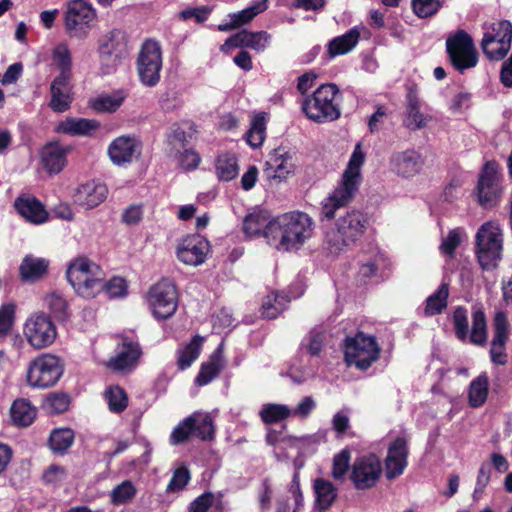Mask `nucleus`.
Instances as JSON below:
<instances>
[{
  "mask_svg": "<svg viewBox=\"0 0 512 512\" xmlns=\"http://www.w3.org/2000/svg\"><path fill=\"white\" fill-rule=\"evenodd\" d=\"M105 399L112 412L120 413L128 405V397L124 389L119 386L109 387L105 392Z\"/></svg>",
  "mask_w": 512,
  "mask_h": 512,
  "instance_id": "49",
  "label": "nucleus"
},
{
  "mask_svg": "<svg viewBox=\"0 0 512 512\" xmlns=\"http://www.w3.org/2000/svg\"><path fill=\"white\" fill-rule=\"evenodd\" d=\"M389 163L391 170L398 176L412 178L421 172L424 166V158L418 151L407 149L393 153Z\"/></svg>",
  "mask_w": 512,
  "mask_h": 512,
  "instance_id": "20",
  "label": "nucleus"
},
{
  "mask_svg": "<svg viewBox=\"0 0 512 512\" xmlns=\"http://www.w3.org/2000/svg\"><path fill=\"white\" fill-rule=\"evenodd\" d=\"M98 52L103 72L111 73L127 56V40L124 32L113 30L104 35L99 41Z\"/></svg>",
  "mask_w": 512,
  "mask_h": 512,
  "instance_id": "16",
  "label": "nucleus"
},
{
  "mask_svg": "<svg viewBox=\"0 0 512 512\" xmlns=\"http://www.w3.org/2000/svg\"><path fill=\"white\" fill-rule=\"evenodd\" d=\"M265 131L266 123L264 116H255L247 132V143L253 148H258L265 139Z\"/></svg>",
  "mask_w": 512,
  "mask_h": 512,
  "instance_id": "53",
  "label": "nucleus"
},
{
  "mask_svg": "<svg viewBox=\"0 0 512 512\" xmlns=\"http://www.w3.org/2000/svg\"><path fill=\"white\" fill-rule=\"evenodd\" d=\"M15 316V305L8 303L4 304L0 308V338L6 336L14 322Z\"/></svg>",
  "mask_w": 512,
  "mask_h": 512,
  "instance_id": "58",
  "label": "nucleus"
},
{
  "mask_svg": "<svg viewBox=\"0 0 512 512\" xmlns=\"http://www.w3.org/2000/svg\"><path fill=\"white\" fill-rule=\"evenodd\" d=\"M52 60L60 73L58 76L71 77L72 56L67 44H58L52 52Z\"/></svg>",
  "mask_w": 512,
  "mask_h": 512,
  "instance_id": "47",
  "label": "nucleus"
},
{
  "mask_svg": "<svg viewBox=\"0 0 512 512\" xmlns=\"http://www.w3.org/2000/svg\"><path fill=\"white\" fill-rule=\"evenodd\" d=\"M74 431L69 428H59L51 432L49 447L54 453L63 454L74 442Z\"/></svg>",
  "mask_w": 512,
  "mask_h": 512,
  "instance_id": "45",
  "label": "nucleus"
},
{
  "mask_svg": "<svg viewBox=\"0 0 512 512\" xmlns=\"http://www.w3.org/2000/svg\"><path fill=\"white\" fill-rule=\"evenodd\" d=\"M96 20L95 9L85 0H72L65 13V27L71 37L83 39Z\"/></svg>",
  "mask_w": 512,
  "mask_h": 512,
  "instance_id": "14",
  "label": "nucleus"
},
{
  "mask_svg": "<svg viewBox=\"0 0 512 512\" xmlns=\"http://www.w3.org/2000/svg\"><path fill=\"white\" fill-rule=\"evenodd\" d=\"M71 77L56 76L50 84L51 99L49 107L57 113H63L70 109L74 100Z\"/></svg>",
  "mask_w": 512,
  "mask_h": 512,
  "instance_id": "24",
  "label": "nucleus"
},
{
  "mask_svg": "<svg viewBox=\"0 0 512 512\" xmlns=\"http://www.w3.org/2000/svg\"><path fill=\"white\" fill-rule=\"evenodd\" d=\"M141 355L142 349L137 341L122 337L116 355L108 360L107 367L114 371H131L138 364Z\"/></svg>",
  "mask_w": 512,
  "mask_h": 512,
  "instance_id": "18",
  "label": "nucleus"
},
{
  "mask_svg": "<svg viewBox=\"0 0 512 512\" xmlns=\"http://www.w3.org/2000/svg\"><path fill=\"white\" fill-rule=\"evenodd\" d=\"M68 150L57 142L46 144L41 150V161L44 168L51 174H58L66 165Z\"/></svg>",
  "mask_w": 512,
  "mask_h": 512,
  "instance_id": "28",
  "label": "nucleus"
},
{
  "mask_svg": "<svg viewBox=\"0 0 512 512\" xmlns=\"http://www.w3.org/2000/svg\"><path fill=\"white\" fill-rule=\"evenodd\" d=\"M214 501V494L205 492L197 497L189 506V512H207Z\"/></svg>",
  "mask_w": 512,
  "mask_h": 512,
  "instance_id": "64",
  "label": "nucleus"
},
{
  "mask_svg": "<svg viewBox=\"0 0 512 512\" xmlns=\"http://www.w3.org/2000/svg\"><path fill=\"white\" fill-rule=\"evenodd\" d=\"M314 491L316 496L315 508L319 512H326L337 498V489L328 480L316 479Z\"/></svg>",
  "mask_w": 512,
  "mask_h": 512,
  "instance_id": "36",
  "label": "nucleus"
},
{
  "mask_svg": "<svg viewBox=\"0 0 512 512\" xmlns=\"http://www.w3.org/2000/svg\"><path fill=\"white\" fill-rule=\"evenodd\" d=\"M271 36L266 31L252 32L242 30L227 38L221 47L225 48H250L257 52L264 51L270 43Z\"/></svg>",
  "mask_w": 512,
  "mask_h": 512,
  "instance_id": "23",
  "label": "nucleus"
},
{
  "mask_svg": "<svg viewBox=\"0 0 512 512\" xmlns=\"http://www.w3.org/2000/svg\"><path fill=\"white\" fill-rule=\"evenodd\" d=\"M407 119L406 126L411 130L421 129L426 124V118L420 111V100L414 87L408 89L406 95Z\"/></svg>",
  "mask_w": 512,
  "mask_h": 512,
  "instance_id": "35",
  "label": "nucleus"
},
{
  "mask_svg": "<svg viewBox=\"0 0 512 512\" xmlns=\"http://www.w3.org/2000/svg\"><path fill=\"white\" fill-rule=\"evenodd\" d=\"M312 220L303 212H289L272 219L267 243L278 251H296L312 235Z\"/></svg>",
  "mask_w": 512,
  "mask_h": 512,
  "instance_id": "1",
  "label": "nucleus"
},
{
  "mask_svg": "<svg viewBox=\"0 0 512 512\" xmlns=\"http://www.w3.org/2000/svg\"><path fill=\"white\" fill-rule=\"evenodd\" d=\"M106 293L112 297H122L127 293V283L121 277H113L107 283H104Z\"/></svg>",
  "mask_w": 512,
  "mask_h": 512,
  "instance_id": "62",
  "label": "nucleus"
},
{
  "mask_svg": "<svg viewBox=\"0 0 512 512\" xmlns=\"http://www.w3.org/2000/svg\"><path fill=\"white\" fill-rule=\"evenodd\" d=\"M509 322L505 312L498 311L493 319L494 337L491 342V361L496 365H504L507 362L505 344L509 336Z\"/></svg>",
  "mask_w": 512,
  "mask_h": 512,
  "instance_id": "21",
  "label": "nucleus"
},
{
  "mask_svg": "<svg viewBox=\"0 0 512 512\" xmlns=\"http://www.w3.org/2000/svg\"><path fill=\"white\" fill-rule=\"evenodd\" d=\"M189 480V470L185 467L177 468L174 471L173 476L167 485L166 492L173 493L182 490L188 484Z\"/></svg>",
  "mask_w": 512,
  "mask_h": 512,
  "instance_id": "59",
  "label": "nucleus"
},
{
  "mask_svg": "<svg viewBox=\"0 0 512 512\" xmlns=\"http://www.w3.org/2000/svg\"><path fill=\"white\" fill-rule=\"evenodd\" d=\"M66 277L75 292L83 298H94L104 290V272L87 258H77L71 262Z\"/></svg>",
  "mask_w": 512,
  "mask_h": 512,
  "instance_id": "6",
  "label": "nucleus"
},
{
  "mask_svg": "<svg viewBox=\"0 0 512 512\" xmlns=\"http://www.w3.org/2000/svg\"><path fill=\"white\" fill-rule=\"evenodd\" d=\"M474 251L482 270L492 271L498 267L503 252V232L499 224L488 221L478 228Z\"/></svg>",
  "mask_w": 512,
  "mask_h": 512,
  "instance_id": "5",
  "label": "nucleus"
},
{
  "mask_svg": "<svg viewBox=\"0 0 512 512\" xmlns=\"http://www.w3.org/2000/svg\"><path fill=\"white\" fill-rule=\"evenodd\" d=\"M204 338L195 336L192 340L178 352V367L185 370L198 358Z\"/></svg>",
  "mask_w": 512,
  "mask_h": 512,
  "instance_id": "44",
  "label": "nucleus"
},
{
  "mask_svg": "<svg viewBox=\"0 0 512 512\" xmlns=\"http://www.w3.org/2000/svg\"><path fill=\"white\" fill-rule=\"evenodd\" d=\"M512 23L500 20L492 23L484 33L481 49L490 60L499 61L505 58L511 48Z\"/></svg>",
  "mask_w": 512,
  "mask_h": 512,
  "instance_id": "10",
  "label": "nucleus"
},
{
  "mask_svg": "<svg viewBox=\"0 0 512 512\" xmlns=\"http://www.w3.org/2000/svg\"><path fill=\"white\" fill-rule=\"evenodd\" d=\"M147 301L153 315L158 319H168L178 305L177 290L173 282L163 279L148 291Z\"/></svg>",
  "mask_w": 512,
  "mask_h": 512,
  "instance_id": "12",
  "label": "nucleus"
},
{
  "mask_svg": "<svg viewBox=\"0 0 512 512\" xmlns=\"http://www.w3.org/2000/svg\"><path fill=\"white\" fill-rule=\"evenodd\" d=\"M407 441L403 437H397L388 447L385 458V476L393 480L403 474L408 461Z\"/></svg>",
  "mask_w": 512,
  "mask_h": 512,
  "instance_id": "22",
  "label": "nucleus"
},
{
  "mask_svg": "<svg viewBox=\"0 0 512 512\" xmlns=\"http://www.w3.org/2000/svg\"><path fill=\"white\" fill-rule=\"evenodd\" d=\"M126 94L117 90L111 94L100 95L91 101V107L97 112H115L123 103Z\"/></svg>",
  "mask_w": 512,
  "mask_h": 512,
  "instance_id": "42",
  "label": "nucleus"
},
{
  "mask_svg": "<svg viewBox=\"0 0 512 512\" xmlns=\"http://www.w3.org/2000/svg\"><path fill=\"white\" fill-rule=\"evenodd\" d=\"M452 318L457 339L460 341H465L469 334L467 309L463 306L456 307Z\"/></svg>",
  "mask_w": 512,
  "mask_h": 512,
  "instance_id": "54",
  "label": "nucleus"
},
{
  "mask_svg": "<svg viewBox=\"0 0 512 512\" xmlns=\"http://www.w3.org/2000/svg\"><path fill=\"white\" fill-rule=\"evenodd\" d=\"M224 367L222 356V344L214 351L210 360L201 365V369L195 379V383L204 386L216 378Z\"/></svg>",
  "mask_w": 512,
  "mask_h": 512,
  "instance_id": "34",
  "label": "nucleus"
},
{
  "mask_svg": "<svg viewBox=\"0 0 512 512\" xmlns=\"http://www.w3.org/2000/svg\"><path fill=\"white\" fill-rule=\"evenodd\" d=\"M215 428L213 419L208 413L194 412L184 418L171 432L170 444L180 445L196 437L202 441L214 438Z\"/></svg>",
  "mask_w": 512,
  "mask_h": 512,
  "instance_id": "7",
  "label": "nucleus"
},
{
  "mask_svg": "<svg viewBox=\"0 0 512 512\" xmlns=\"http://www.w3.org/2000/svg\"><path fill=\"white\" fill-rule=\"evenodd\" d=\"M478 201L484 208H492L499 201L501 190L494 174L484 173L481 175L478 186Z\"/></svg>",
  "mask_w": 512,
  "mask_h": 512,
  "instance_id": "29",
  "label": "nucleus"
},
{
  "mask_svg": "<svg viewBox=\"0 0 512 512\" xmlns=\"http://www.w3.org/2000/svg\"><path fill=\"white\" fill-rule=\"evenodd\" d=\"M45 303L53 316L58 320L63 321L68 318V303L61 294L57 292L48 294L45 297Z\"/></svg>",
  "mask_w": 512,
  "mask_h": 512,
  "instance_id": "50",
  "label": "nucleus"
},
{
  "mask_svg": "<svg viewBox=\"0 0 512 512\" xmlns=\"http://www.w3.org/2000/svg\"><path fill=\"white\" fill-rule=\"evenodd\" d=\"M162 68V51L158 42L147 40L137 59V71L141 83L147 87H154L160 80Z\"/></svg>",
  "mask_w": 512,
  "mask_h": 512,
  "instance_id": "13",
  "label": "nucleus"
},
{
  "mask_svg": "<svg viewBox=\"0 0 512 512\" xmlns=\"http://www.w3.org/2000/svg\"><path fill=\"white\" fill-rule=\"evenodd\" d=\"M286 299L283 295L272 293L262 303L263 316L269 319L276 318L285 309Z\"/></svg>",
  "mask_w": 512,
  "mask_h": 512,
  "instance_id": "51",
  "label": "nucleus"
},
{
  "mask_svg": "<svg viewBox=\"0 0 512 512\" xmlns=\"http://www.w3.org/2000/svg\"><path fill=\"white\" fill-rule=\"evenodd\" d=\"M268 0L254 1L247 8L236 13L229 14L231 21L229 23H222L218 25V30L222 32L237 29L245 24L250 23L257 15L267 9Z\"/></svg>",
  "mask_w": 512,
  "mask_h": 512,
  "instance_id": "27",
  "label": "nucleus"
},
{
  "mask_svg": "<svg viewBox=\"0 0 512 512\" xmlns=\"http://www.w3.org/2000/svg\"><path fill=\"white\" fill-rule=\"evenodd\" d=\"M491 471L492 468L488 462H483L481 464L477 475L475 489L473 492L474 498H476L478 494H481L484 491L485 487L488 485L490 481Z\"/></svg>",
  "mask_w": 512,
  "mask_h": 512,
  "instance_id": "63",
  "label": "nucleus"
},
{
  "mask_svg": "<svg viewBox=\"0 0 512 512\" xmlns=\"http://www.w3.org/2000/svg\"><path fill=\"white\" fill-rule=\"evenodd\" d=\"M108 190L105 184L97 181H88L81 184L74 196V202L86 209H92L101 204L107 197Z\"/></svg>",
  "mask_w": 512,
  "mask_h": 512,
  "instance_id": "25",
  "label": "nucleus"
},
{
  "mask_svg": "<svg viewBox=\"0 0 512 512\" xmlns=\"http://www.w3.org/2000/svg\"><path fill=\"white\" fill-rule=\"evenodd\" d=\"M135 495L136 488L134 484L129 480H125L111 491V501L115 505H121L129 502Z\"/></svg>",
  "mask_w": 512,
  "mask_h": 512,
  "instance_id": "56",
  "label": "nucleus"
},
{
  "mask_svg": "<svg viewBox=\"0 0 512 512\" xmlns=\"http://www.w3.org/2000/svg\"><path fill=\"white\" fill-rule=\"evenodd\" d=\"M209 242L200 235H188L177 247L178 259L186 265L198 266L205 261Z\"/></svg>",
  "mask_w": 512,
  "mask_h": 512,
  "instance_id": "19",
  "label": "nucleus"
},
{
  "mask_svg": "<svg viewBox=\"0 0 512 512\" xmlns=\"http://www.w3.org/2000/svg\"><path fill=\"white\" fill-rule=\"evenodd\" d=\"M24 335L35 349L49 347L57 337V329L51 318L43 313L33 314L24 324Z\"/></svg>",
  "mask_w": 512,
  "mask_h": 512,
  "instance_id": "17",
  "label": "nucleus"
},
{
  "mask_svg": "<svg viewBox=\"0 0 512 512\" xmlns=\"http://www.w3.org/2000/svg\"><path fill=\"white\" fill-rule=\"evenodd\" d=\"M440 7V0H412L413 11L420 18L434 15Z\"/></svg>",
  "mask_w": 512,
  "mask_h": 512,
  "instance_id": "57",
  "label": "nucleus"
},
{
  "mask_svg": "<svg viewBox=\"0 0 512 512\" xmlns=\"http://www.w3.org/2000/svg\"><path fill=\"white\" fill-rule=\"evenodd\" d=\"M265 131L266 123L264 116H255L247 132V143L253 148H258L265 139Z\"/></svg>",
  "mask_w": 512,
  "mask_h": 512,
  "instance_id": "52",
  "label": "nucleus"
},
{
  "mask_svg": "<svg viewBox=\"0 0 512 512\" xmlns=\"http://www.w3.org/2000/svg\"><path fill=\"white\" fill-rule=\"evenodd\" d=\"M489 379L486 373L480 374L469 385L468 401L473 408L482 406L488 396Z\"/></svg>",
  "mask_w": 512,
  "mask_h": 512,
  "instance_id": "39",
  "label": "nucleus"
},
{
  "mask_svg": "<svg viewBox=\"0 0 512 512\" xmlns=\"http://www.w3.org/2000/svg\"><path fill=\"white\" fill-rule=\"evenodd\" d=\"M62 373L60 359L51 354H43L29 365L27 381L32 387L48 388L57 383Z\"/></svg>",
  "mask_w": 512,
  "mask_h": 512,
  "instance_id": "11",
  "label": "nucleus"
},
{
  "mask_svg": "<svg viewBox=\"0 0 512 512\" xmlns=\"http://www.w3.org/2000/svg\"><path fill=\"white\" fill-rule=\"evenodd\" d=\"M446 51L452 66L460 73L473 68L478 63V53L472 37L459 30L446 40Z\"/></svg>",
  "mask_w": 512,
  "mask_h": 512,
  "instance_id": "9",
  "label": "nucleus"
},
{
  "mask_svg": "<svg viewBox=\"0 0 512 512\" xmlns=\"http://www.w3.org/2000/svg\"><path fill=\"white\" fill-rule=\"evenodd\" d=\"M192 134V127H189V132L180 126L174 128L167 137L171 150H174L176 153H181V149H187L186 147L189 139L192 138Z\"/></svg>",
  "mask_w": 512,
  "mask_h": 512,
  "instance_id": "55",
  "label": "nucleus"
},
{
  "mask_svg": "<svg viewBox=\"0 0 512 512\" xmlns=\"http://www.w3.org/2000/svg\"><path fill=\"white\" fill-rule=\"evenodd\" d=\"M69 402L66 394H53L46 399L45 406L51 413L59 414L68 409Z\"/></svg>",
  "mask_w": 512,
  "mask_h": 512,
  "instance_id": "61",
  "label": "nucleus"
},
{
  "mask_svg": "<svg viewBox=\"0 0 512 512\" xmlns=\"http://www.w3.org/2000/svg\"><path fill=\"white\" fill-rule=\"evenodd\" d=\"M448 297L449 285L442 283L439 288L426 299L424 315L431 317L442 313L448 305Z\"/></svg>",
  "mask_w": 512,
  "mask_h": 512,
  "instance_id": "38",
  "label": "nucleus"
},
{
  "mask_svg": "<svg viewBox=\"0 0 512 512\" xmlns=\"http://www.w3.org/2000/svg\"><path fill=\"white\" fill-rule=\"evenodd\" d=\"M344 354L349 365L367 370L379 358L380 348L374 337L359 332L346 338Z\"/></svg>",
  "mask_w": 512,
  "mask_h": 512,
  "instance_id": "8",
  "label": "nucleus"
},
{
  "mask_svg": "<svg viewBox=\"0 0 512 512\" xmlns=\"http://www.w3.org/2000/svg\"><path fill=\"white\" fill-rule=\"evenodd\" d=\"M14 206L18 213L33 224H42L48 220V212L35 197L20 196Z\"/></svg>",
  "mask_w": 512,
  "mask_h": 512,
  "instance_id": "26",
  "label": "nucleus"
},
{
  "mask_svg": "<svg viewBox=\"0 0 512 512\" xmlns=\"http://www.w3.org/2000/svg\"><path fill=\"white\" fill-rule=\"evenodd\" d=\"M137 150L136 140L129 136H120L112 141L108 148L111 161L116 165L130 163Z\"/></svg>",
  "mask_w": 512,
  "mask_h": 512,
  "instance_id": "30",
  "label": "nucleus"
},
{
  "mask_svg": "<svg viewBox=\"0 0 512 512\" xmlns=\"http://www.w3.org/2000/svg\"><path fill=\"white\" fill-rule=\"evenodd\" d=\"M215 171L219 180L230 181L234 179L239 172L236 156L230 153L219 155L215 162Z\"/></svg>",
  "mask_w": 512,
  "mask_h": 512,
  "instance_id": "41",
  "label": "nucleus"
},
{
  "mask_svg": "<svg viewBox=\"0 0 512 512\" xmlns=\"http://www.w3.org/2000/svg\"><path fill=\"white\" fill-rule=\"evenodd\" d=\"M360 31L357 27L351 28L345 34L335 37L328 44L330 57L343 55L350 52L358 43Z\"/></svg>",
  "mask_w": 512,
  "mask_h": 512,
  "instance_id": "37",
  "label": "nucleus"
},
{
  "mask_svg": "<svg viewBox=\"0 0 512 512\" xmlns=\"http://www.w3.org/2000/svg\"><path fill=\"white\" fill-rule=\"evenodd\" d=\"M99 127L96 120L68 117L58 124L56 131L72 136H89Z\"/></svg>",
  "mask_w": 512,
  "mask_h": 512,
  "instance_id": "32",
  "label": "nucleus"
},
{
  "mask_svg": "<svg viewBox=\"0 0 512 512\" xmlns=\"http://www.w3.org/2000/svg\"><path fill=\"white\" fill-rule=\"evenodd\" d=\"M364 162V153L357 144L343 172L341 181L322 202L321 214L326 219L335 217L336 210L348 205L355 198L362 181L360 168Z\"/></svg>",
  "mask_w": 512,
  "mask_h": 512,
  "instance_id": "3",
  "label": "nucleus"
},
{
  "mask_svg": "<svg viewBox=\"0 0 512 512\" xmlns=\"http://www.w3.org/2000/svg\"><path fill=\"white\" fill-rule=\"evenodd\" d=\"M350 451L343 449L334 456L332 475L335 479H342L349 469Z\"/></svg>",
  "mask_w": 512,
  "mask_h": 512,
  "instance_id": "60",
  "label": "nucleus"
},
{
  "mask_svg": "<svg viewBox=\"0 0 512 512\" xmlns=\"http://www.w3.org/2000/svg\"><path fill=\"white\" fill-rule=\"evenodd\" d=\"M340 103L341 94L337 85L326 83L303 100L302 111L313 122H332L341 116Z\"/></svg>",
  "mask_w": 512,
  "mask_h": 512,
  "instance_id": "4",
  "label": "nucleus"
},
{
  "mask_svg": "<svg viewBox=\"0 0 512 512\" xmlns=\"http://www.w3.org/2000/svg\"><path fill=\"white\" fill-rule=\"evenodd\" d=\"M272 219L267 211L254 210L244 218L243 231L249 237L263 236L267 240V231Z\"/></svg>",
  "mask_w": 512,
  "mask_h": 512,
  "instance_id": "31",
  "label": "nucleus"
},
{
  "mask_svg": "<svg viewBox=\"0 0 512 512\" xmlns=\"http://www.w3.org/2000/svg\"><path fill=\"white\" fill-rule=\"evenodd\" d=\"M368 225L367 214L356 209L345 211L336 217L334 227L326 232L323 249L333 256L348 251L362 238Z\"/></svg>",
  "mask_w": 512,
  "mask_h": 512,
  "instance_id": "2",
  "label": "nucleus"
},
{
  "mask_svg": "<svg viewBox=\"0 0 512 512\" xmlns=\"http://www.w3.org/2000/svg\"><path fill=\"white\" fill-rule=\"evenodd\" d=\"M10 415L15 425L26 427L34 421L36 409L28 401L19 399L12 404Z\"/></svg>",
  "mask_w": 512,
  "mask_h": 512,
  "instance_id": "40",
  "label": "nucleus"
},
{
  "mask_svg": "<svg viewBox=\"0 0 512 512\" xmlns=\"http://www.w3.org/2000/svg\"><path fill=\"white\" fill-rule=\"evenodd\" d=\"M383 472L380 458L375 454L357 457L351 467L350 480L357 490H367L376 485Z\"/></svg>",
  "mask_w": 512,
  "mask_h": 512,
  "instance_id": "15",
  "label": "nucleus"
},
{
  "mask_svg": "<svg viewBox=\"0 0 512 512\" xmlns=\"http://www.w3.org/2000/svg\"><path fill=\"white\" fill-rule=\"evenodd\" d=\"M267 165L274 171L273 177L282 180L291 172V157L277 149L267 162Z\"/></svg>",
  "mask_w": 512,
  "mask_h": 512,
  "instance_id": "48",
  "label": "nucleus"
},
{
  "mask_svg": "<svg viewBox=\"0 0 512 512\" xmlns=\"http://www.w3.org/2000/svg\"><path fill=\"white\" fill-rule=\"evenodd\" d=\"M470 341L475 345H483L487 341V322L482 308L475 307L472 312V329Z\"/></svg>",
  "mask_w": 512,
  "mask_h": 512,
  "instance_id": "43",
  "label": "nucleus"
},
{
  "mask_svg": "<svg viewBox=\"0 0 512 512\" xmlns=\"http://www.w3.org/2000/svg\"><path fill=\"white\" fill-rule=\"evenodd\" d=\"M259 415L265 424H274L289 418L292 410L284 404L268 403L263 405Z\"/></svg>",
  "mask_w": 512,
  "mask_h": 512,
  "instance_id": "46",
  "label": "nucleus"
},
{
  "mask_svg": "<svg viewBox=\"0 0 512 512\" xmlns=\"http://www.w3.org/2000/svg\"><path fill=\"white\" fill-rule=\"evenodd\" d=\"M48 267L49 260L33 255H26L20 264L19 274L23 281L34 282L47 273Z\"/></svg>",
  "mask_w": 512,
  "mask_h": 512,
  "instance_id": "33",
  "label": "nucleus"
}]
</instances>
